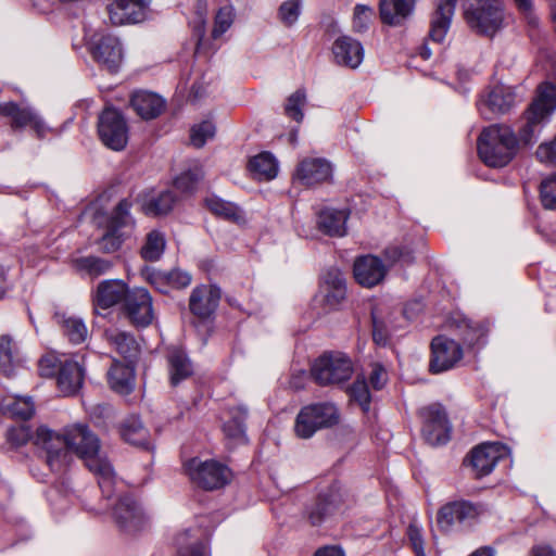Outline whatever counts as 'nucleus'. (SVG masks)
<instances>
[{"label": "nucleus", "mask_w": 556, "mask_h": 556, "mask_svg": "<svg viewBox=\"0 0 556 556\" xmlns=\"http://www.w3.org/2000/svg\"><path fill=\"white\" fill-rule=\"evenodd\" d=\"M431 351L429 368L432 374L452 369L463 357L460 344L445 336H438L432 340Z\"/></svg>", "instance_id": "11"}, {"label": "nucleus", "mask_w": 556, "mask_h": 556, "mask_svg": "<svg viewBox=\"0 0 556 556\" xmlns=\"http://www.w3.org/2000/svg\"><path fill=\"white\" fill-rule=\"evenodd\" d=\"M203 176L202 164L199 161H192L188 167L175 178L174 186L182 193H191L197 189Z\"/></svg>", "instance_id": "42"}, {"label": "nucleus", "mask_w": 556, "mask_h": 556, "mask_svg": "<svg viewBox=\"0 0 556 556\" xmlns=\"http://www.w3.org/2000/svg\"><path fill=\"white\" fill-rule=\"evenodd\" d=\"M55 318L64 336H66L72 343L78 344L87 339L88 330L81 318L65 316L64 314H56Z\"/></svg>", "instance_id": "43"}, {"label": "nucleus", "mask_w": 556, "mask_h": 556, "mask_svg": "<svg viewBox=\"0 0 556 556\" xmlns=\"http://www.w3.org/2000/svg\"><path fill=\"white\" fill-rule=\"evenodd\" d=\"M331 165L323 159L303 160L295 173L299 179L305 186H313L328 180L331 177Z\"/></svg>", "instance_id": "27"}, {"label": "nucleus", "mask_w": 556, "mask_h": 556, "mask_svg": "<svg viewBox=\"0 0 556 556\" xmlns=\"http://www.w3.org/2000/svg\"><path fill=\"white\" fill-rule=\"evenodd\" d=\"M406 534L416 556H426L422 529L416 522H410Z\"/></svg>", "instance_id": "59"}, {"label": "nucleus", "mask_w": 556, "mask_h": 556, "mask_svg": "<svg viewBox=\"0 0 556 556\" xmlns=\"http://www.w3.org/2000/svg\"><path fill=\"white\" fill-rule=\"evenodd\" d=\"M464 17L476 33L493 36L504 22V9L500 0H465Z\"/></svg>", "instance_id": "4"}, {"label": "nucleus", "mask_w": 556, "mask_h": 556, "mask_svg": "<svg viewBox=\"0 0 556 556\" xmlns=\"http://www.w3.org/2000/svg\"><path fill=\"white\" fill-rule=\"evenodd\" d=\"M131 289L122 279H106L98 283L92 292L96 309H108L123 302L125 304Z\"/></svg>", "instance_id": "18"}, {"label": "nucleus", "mask_w": 556, "mask_h": 556, "mask_svg": "<svg viewBox=\"0 0 556 556\" xmlns=\"http://www.w3.org/2000/svg\"><path fill=\"white\" fill-rule=\"evenodd\" d=\"M130 104L136 113L143 119H152L159 116L164 110V100L148 91H137L131 96Z\"/></svg>", "instance_id": "30"}, {"label": "nucleus", "mask_w": 556, "mask_h": 556, "mask_svg": "<svg viewBox=\"0 0 556 556\" xmlns=\"http://www.w3.org/2000/svg\"><path fill=\"white\" fill-rule=\"evenodd\" d=\"M388 273L386 265L378 256L367 254L354 261L353 274L355 280L363 287L372 288L383 281Z\"/></svg>", "instance_id": "17"}, {"label": "nucleus", "mask_w": 556, "mask_h": 556, "mask_svg": "<svg viewBox=\"0 0 556 556\" xmlns=\"http://www.w3.org/2000/svg\"><path fill=\"white\" fill-rule=\"evenodd\" d=\"M216 134V126L212 121H202L192 125L190 128V143L197 149H201L208 140H212Z\"/></svg>", "instance_id": "49"}, {"label": "nucleus", "mask_w": 556, "mask_h": 556, "mask_svg": "<svg viewBox=\"0 0 556 556\" xmlns=\"http://www.w3.org/2000/svg\"><path fill=\"white\" fill-rule=\"evenodd\" d=\"M36 435L37 431L33 434L30 428L24 425L10 428L7 434L8 441L15 446L24 445L29 440L35 443Z\"/></svg>", "instance_id": "57"}, {"label": "nucleus", "mask_w": 556, "mask_h": 556, "mask_svg": "<svg viewBox=\"0 0 556 556\" xmlns=\"http://www.w3.org/2000/svg\"><path fill=\"white\" fill-rule=\"evenodd\" d=\"M0 115L9 117L11 119V127L14 129L31 126L38 136L45 134V123L29 106H21L15 102L0 103Z\"/></svg>", "instance_id": "24"}, {"label": "nucleus", "mask_w": 556, "mask_h": 556, "mask_svg": "<svg viewBox=\"0 0 556 556\" xmlns=\"http://www.w3.org/2000/svg\"><path fill=\"white\" fill-rule=\"evenodd\" d=\"M311 372L314 380L320 386L340 384L352 377L353 365L345 354L330 352L314 362Z\"/></svg>", "instance_id": "7"}, {"label": "nucleus", "mask_w": 556, "mask_h": 556, "mask_svg": "<svg viewBox=\"0 0 556 556\" xmlns=\"http://www.w3.org/2000/svg\"><path fill=\"white\" fill-rule=\"evenodd\" d=\"M351 397L356 401L364 410L369 409L370 393L364 379H356L350 389Z\"/></svg>", "instance_id": "58"}, {"label": "nucleus", "mask_w": 556, "mask_h": 556, "mask_svg": "<svg viewBox=\"0 0 556 556\" xmlns=\"http://www.w3.org/2000/svg\"><path fill=\"white\" fill-rule=\"evenodd\" d=\"M109 383L118 393H129L134 388L135 368L132 363H114L109 370Z\"/></svg>", "instance_id": "36"}, {"label": "nucleus", "mask_w": 556, "mask_h": 556, "mask_svg": "<svg viewBox=\"0 0 556 556\" xmlns=\"http://www.w3.org/2000/svg\"><path fill=\"white\" fill-rule=\"evenodd\" d=\"M342 496L338 492L331 491L318 497L317 502L308 510V519L313 526H318L329 516L340 510Z\"/></svg>", "instance_id": "31"}, {"label": "nucleus", "mask_w": 556, "mask_h": 556, "mask_svg": "<svg viewBox=\"0 0 556 556\" xmlns=\"http://www.w3.org/2000/svg\"><path fill=\"white\" fill-rule=\"evenodd\" d=\"M151 0H115L108 7L114 25L136 24L146 20Z\"/></svg>", "instance_id": "16"}, {"label": "nucleus", "mask_w": 556, "mask_h": 556, "mask_svg": "<svg viewBox=\"0 0 556 556\" xmlns=\"http://www.w3.org/2000/svg\"><path fill=\"white\" fill-rule=\"evenodd\" d=\"M536 156L542 163L556 165V136L552 141L539 146Z\"/></svg>", "instance_id": "61"}, {"label": "nucleus", "mask_w": 556, "mask_h": 556, "mask_svg": "<svg viewBox=\"0 0 556 556\" xmlns=\"http://www.w3.org/2000/svg\"><path fill=\"white\" fill-rule=\"evenodd\" d=\"M98 134L105 147L122 151L128 142V126L123 115L115 109H105L99 116Z\"/></svg>", "instance_id": "8"}, {"label": "nucleus", "mask_w": 556, "mask_h": 556, "mask_svg": "<svg viewBox=\"0 0 556 556\" xmlns=\"http://www.w3.org/2000/svg\"><path fill=\"white\" fill-rule=\"evenodd\" d=\"M540 198L545 208L556 210V175L541 182Z\"/></svg>", "instance_id": "56"}, {"label": "nucleus", "mask_w": 556, "mask_h": 556, "mask_svg": "<svg viewBox=\"0 0 556 556\" xmlns=\"http://www.w3.org/2000/svg\"><path fill=\"white\" fill-rule=\"evenodd\" d=\"M531 556H556V552L548 545H538L532 548Z\"/></svg>", "instance_id": "64"}, {"label": "nucleus", "mask_w": 556, "mask_h": 556, "mask_svg": "<svg viewBox=\"0 0 556 556\" xmlns=\"http://www.w3.org/2000/svg\"><path fill=\"white\" fill-rule=\"evenodd\" d=\"M504 454L498 443H483L475 447L469 456V464L477 478L490 475Z\"/></svg>", "instance_id": "21"}, {"label": "nucleus", "mask_w": 556, "mask_h": 556, "mask_svg": "<svg viewBox=\"0 0 556 556\" xmlns=\"http://www.w3.org/2000/svg\"><path fill=\"white\" fill-rule=\"evenodd\" d=\"M58 387L64 395H73L79 391L84 382V368L78 361L65 358L56 378Z\"/></svg>", "instance_id": "26"}, {"label": "nucleus", "mask_w": 556, "mask_h": 556, "mask_svg": "<svg viewBox=\"0 0 556 556\" xmlns=\"http://www.w3.org/2000/svg\"><path fill=\"white\" fill-rule=\"evenodd\" d=\"M384 256L389 262V266L396 262L408 264L412 263L414 258L410 250L397 245L387 248L384 251Z\"/></svg>", "instance_id": "60"}, {"label": "nucleus", "mask_w": 556, "mask_h": 556, "mask_svg": "<svg viewBox=\"0 0 556 556\" xmlns=\"http://www.w3.org/2000/svg\"><path fill=\"white\" fill-rule=\"evenodd\" d=\"M235 9L232 5H225L220 8L214 17V26L212 29V38H220L233 24Z\"/></svg>", "instance_id": "53"}, {"label": "nucleus", "mask_w": 556, "mask_h": 556, "mask_svg": "<svg viewBox=\"0 0 556 556\" xmlns=\"http://www.w3.org/2000/svg\"><path fill=\"white\" fill-rule=\"evenodd\" d=\"M121 434L125 441L134 445L146 446L148 443V431L138 417L127 418L122 427Z\"/></svg>", "instance_id": "46"}, {"label": "nucleus", "mask_w": 556, "mask_h": 556, "mask_svg": "<svg viewBox=\"0 0 556 556\" xmlns=\"http://www.w3.org/2000/svg\"><path fill=\"white\" fill-rule=\"evenodd\" d=\"M35 445L45 454V459L53 472H63L72 462V453L80 457L88 469L98 477L102 494L113 495L115 475L111 463L100 453L98 437L85 425H73L58 433L45 426L37 428Z\"/></svg>", "instance_id": "1"}, {"label": "nucleus", "mask_w": 556, "mask_h": 556, "mask_svg": "<svg viewBox=\"0 0 556 556\" xmlns=\"http://www.w3.org/2000/svg\"><path fill=\"white\" fill-rule=\"evenodd\" d=\"M517 102L515 89L506 85L493 86L485 96H483L478 109L481 115L486 119H492L497 114L507 113Z\"/></svg>", "instance_id": "12"}, {"label": "nucleus", "mask_w": 556, "mask_h": 556, "mask_svg": "<svg viewBox=\"0 0 556 556\" xmlns=\"http://www.w3.org/2000/svg\"><path fill=\"white\" fill-rule=\"evenodd\" d=\"M144 277L151 286L162 293H167L170 289L187 288L192 280L188 271L179 268H174L168 271L147 268L144 270Z\"/></svg>", "instance_id": "22"}, {"label": "nucleus", "mask_w": 556, "mask_h": 556, "mask_svg": "<svg viewBox=\"0 0 556 556\" xmlns=\"http://www.w3.org/2000/svg\"><path fill=\"white\" fill-rule=\"evenodd\" d=\"M177 556H206V545L201 540V531L185 530L175 539Z\"/></svg>", "instance_id": "35"}, {"label": "nucleus", "mask_w": 556, "mask_h": 556, "mask_svg": "<svg viewBox=\"0 0 556 556\" xmlns=\"http://www.w3.org/2000/svg\"><path fill=\"white\" fill-rule=\"evenodd\" d=\"M91 52L93 58L111 73L118 70L123 60V49L118 38L110 34L94 35Z\"/></svg>", "instance_id": "15"}, {"label": "nucleus", "mask_w": 556, "mask_h": 556, "mask_svg": "<svg viewBox=\"0 0 556 556\" xmlns=\"http://www.w3.org/2000/svg\"><path fill=\"white\" fill-rule=\"evenodd\" d=\"M175 197L172 191H163L157 197L142 203V210L147 215L167 214L174 206Z\"/></svg>", "instance_id": "48"}, {"label": "nucleus", "mask_w": 556, "mask_h": 556, "mask_svg": "<svg viewBox=\"0 0 556 556\" xmlns=\"http://www.w3.org/2000/svg\"><path fill=\"white\" fill-rule=\"evenodd\" d=\"M71 357L72 356L59 354L54 351L48 352L38 362V370L40 376L52 377L56 372L59 374L60 368L62 367V363L65 362V358Z\"/></svg>", "instance_id": "52"}, {"label": "nucleus", "mask_w": 556, "mask_h": 556, "mask_svg": "<svg viewBox=\"0 0 556 556\" xmlns=\"http://www.w3.org/2000/svg\"><path fill=\"white\" fill-rule=\"evenodd\" d=\"M35 407L30 397L8 396L3 399L1 414L10 418L26 420L34 415Z\"/></svg>", "instance_id": "41"}, {"label": "nucleus", "mask_w": 556, "mask_h": 556, "mask_svg": "<svg viewBox=\"0 0 556 556\" xmlns=\"http://www.w3.org/2000/svg\"><path fill=\"white\" fill-rule=\"evenodd\" d=\"M416 0H380L379 14L382 23L401 26L412 15Z\"/></svg>", "instance_id": "29"}, {"label": "nucleus", "mask_w": 556, "mask_h": 556, "mask_svg": "<svg viewBox=\"0 0 556 556\" xmlns=\"http://www.w3.org/2000/svg\"><path fill=\"white\" fill-rule=\"evenodd\" d=\"M372 339L378 345H387L390 337L396 332L399 326L397 319H401L400 314H389L387 316L380 315L377 311H372Z\"/></svg>", "instance_id": "34"}, {"label": "nucleus", "mask_w": 556, "mask_h": 556, "mask_svg": "<svg viewBox=\"0 0 556 556\" xmlns=\"http://www.w3.org/2000/svg\"><path fill=\"white\" fill-rule=\"evenodd\" d=\"M339 422V412L332 403L306 405L299 412L294 431L301 439L312 438L316 431L329 428Z\"/></svg>", "instance_id": "5"}, {"label": "nucleus", "mask_w": 556, "mask_h": 556, "mask_svg": "<svg viewBox=\"0 0 556 556\" xmlns=\"http://www.w3.org/2000/svg\"><path fill=\"white\" fill-rule=\"evenodd\" d=\"M326 305L332 309L345 298L346 286L343 273L338 268H330L324 276L320 287Z\"/></svg>", "instance_id": "28"}, {"label": "nucleus", "mask_w": 556, "mask_h": 556, "mask_svg": "<svg viewBox=\"0 0 556 556\" xmlns=\"http://www.w3.org/2000/svg\"><path fill=\"white\" fill-rule=\"evenodd\" d=\"M331 51L338 65L352 70L362 64L365 54L363 45L348 35L339 36L333 41Z\"/></svg>", "instance_id": "20"}, {"label": "nucleus", "mask_w": 556, "mask_h": 556, "mask_svg": "<svg viewBox=\"0 0 556 556\" xmlns=\"http://www.w3.org/2000/svg\"><path fill=\"white\" fill-rule=\"evenodd\" d=\"M130 203L124 199L115 210L112 212L108 220V231L99 240L100 249L105 253H113L117 251L124 242L125 233L119 228H125L132 225V219L129 214Z\"/></svg>", "instance_id": "9"}, {"label": "nucleus", "mask_w": 556, "mask_h": 556, "mask_svg": "<svg viewBox=\"0 0 556 556\" xmlns=\"http://www.w3.org/2000/svg\"><path fill=\"white\" fill-rule=\"evenodd\" d=\"M555 109L556 87L549 83H544L539 87L538 98L525 115V123L519 129V140L525 144L536 142Z\"/></svg>", "instance_id": "3"}, {"label": "nucleus", "mask_w": 556, "mask_h": 556, "mask_svg": "<svg viewBox=\"0 0 556 556\" xmlns=\"http://www.w3.org/2000/svg\"><path fill=\"white\" fill-rule=\"evenodd\" d=\"M457 0H437L435 11L430 23L429 37L441 43L450 29Z\"/></svg>", "instance_id": "25"}, {"label": "nucleus", "mask_w": 556, "mask_h": 556, "mask_svg": "<svg viewBox=\"0 0 556 556\" xmlns=\"http://www.w3.org/2000/svg\"><path fill=\"white\" fill-rule=\"evenodd\" d=\"M302 0H286L283 1L277 12L278 20L286 26L292 27L299 21L302 12Z\"/></svg>", "instance_id": "51"}, {"label": "nucleus", "mask_w": 556, "mask_h": 556, "mask_svg": "<svg viewBox=\"0 0 556 556\" xmlns=\"http://www.w3.org/2000/svg\"><path fill=\"white\" fill-rule=\"evenodd\" d=\"M518 140L508 126L491 125L478 138V153L491 167L506 166L516 155Z\"/></svg>", "instance_id": "2"}, {"label": "nucleus", "mask_w": 556, "mask_h": 556, "mask_svg": "<svg viewBox=\"0 0 556 556\" xmlns=\"http://www.w3.org/2000/svg\"><path fill=\"white\" fill-rule=\"evenodd\" d=\"M165 245L166 242L164 236L157 230H152L148 233L146 242L141 248V256L146 261H157L164 253Z\"/></svg>", "instance_id": "47"}, {"label": "nucleus", "mask_w": 556, "mask_h": 556, "mask_svg": "<svg viewBox=\"0 0 556 556\" xmlns=\"http://www.w3.org/2000/svg\"><path fill=\"white\" fill-rule=\"evenodd\" d=\"M123 308L129 321L136 327H147L154 319L152 298L144 288L131 289Z\"/></svg>", "instance_id": "14"}, {"label": "nucleus", "mask_w": 556, "mask_h": 556, "mask_svg": "<svg viewBox=\"0 0 556 556\" xmlns=\"http://www.w3.org/2000/svg\"><path fill=\"white\" fill-rule=\"evenodd\" d=\"M424 419L422 435L430 445L445 444L450 440L451 426L444 408L432 404L420 410Z\"/></svg>", "instance_id": "10"}, {"label": "nucleus", "mask_w": 556, "mask_h": 556, "mask_svg": "<svg viewBox=\"0 0 556 556\" xmlns=\"http://www.w3.org/2000/svg\"><path fill=\"white\" fill-rule=\"evenodd\" d=\"M71 265L78 275L90 279L105 275L113 268L111 261L94 255L75 257Z\"/></svg>", "instance_id": "33"}, {"label": "nucleus", "mask_w": 556, "mask_h": 556, "mask_svg": "<svg viewBox=\"0 0 556 556\" xmlns=\"http://www.w3.org/2000/svg\"><path fill=\"white\" fill-rule=\"evenodd\" d=\"M168 365L172 386L190 377L193 372L192 365L186 353L179 349H172L168 353Z\"/></svg>", "instance_id": "40"}, {"label": "nucleus", "mask_w": 556, "mask_h": 556, "mask_svg": "<svg viewBox=\"0 0 556 556\" xmlns=\"http://www.w3.org/2000/svg\"><path fill=\"white\" fill-rule=\"evenodd\" d=\"M113 517L118 528L127 533L142 530L148 522L141 506L129 495L118 498L113 508Z\"/></svg>", "instance_id": "13"}, {"label": "nucleus", "mask_w": 556, "mask_h": 556, "mask_svg": "<svg viewBox=\"0 0 556 556\" xmlns=\"http://www.w3.org/2000/svg\"><path fill=\"white\" fill-rule=\"evenodd\" d=\"M108 341L129 363L137 357L139 345L135 338L127 332L112 329L105 332Z\"/></svg>", "instance_id": "38"}, {"label": "nucleus", "mask_w": 556, "mask_h": 556, "mask_svg": "<svg viewBox=\"0 0 556 556\" xmlns=\"http://www.w3.org/2000/svg\"><path fill=\"white\" fill-rule=\"evenodd\" d=\"M207 208L224 218L238 219L240 217L239 208L236 204L225 201L218 197L212 195L205 200Z\"/></svg>", "instance_id": "50"}, {"label": "nucleus", "mask_w": 556, "mask_h": 556, "mask_svg": "<svg viewBox=\"0 0 556 556\" xmlns=\"http://www.w3.org/2000/svg\"><path fill=\"white\" fill-rule=\"evenodd\" d=\"M305 103L306 94L304 90L299 89L288 98L285 112L289 117L300 123L304 117L302 109Z\"/></svg>", "instance_id": "55"}, {"label": "nucleus", "mask_w": 556, "mask_h": 556, "mask_svg": "<svg viewBox=\"0 0 556 556\" xmlns=\"http://www.w3.org/2000/svg\"><path fill=\"white\" fill-rule=\"evenodd\" d=\"M248 412L244 407H235L229 412V420L223 425L226 438L233 443L247 442L244 420Z\"/></svg>", "instance_id": "39"}, {"label": "nucleus", "mask_w": 556, "mask_h": 556, "mask_svg": "<svg viewBox=\"0 0 556 556\" xmlns=\"http://www.w3.org/2000/svg\"><path fill=\"white\" fill-rule=\"evenodd\" d=\"M220 295V289L215 285L198 286L190 294L189 308L199 318H208L217 308Z\"/></svg>", "instance_id": "19"}, {"label": "nucleus", "mask_w": 556, "mask_h": 556, "mask_svg": "<svg viewBox=\"0 0 556 556\" xmlns=\"http://www.w3.org/2000/svg\"><path fill=\"white\" fill-rule=\"evenodd\" d=\"M346 210L325 208L317 217L318 228L331 237H343L346 233Z\"/></svg>", "instance_id": "32"}, {"label": "nucleus", "mask_w": 556, "mask_h": 556, "mask_svg": "<svg viewBox=\"0 0 556 556\" xmlns=\"http://www.w3.org/2000/svg\"><path fill=\"white\" fill-rule=\"evenodd\" d=\"M454 324L458 331V336L463 342L469 346L480 344L483 337L485 336V329L479 324L472 323L468 318H455Z\"/></svg>", "instance_id": "45"}, {"label": "nucleus", "mask_w": 556, "mask_h": 556, "mask_svg": "<svg viewBox=\"0 0 556 556\" xmlns=\"http://www.w3.org/2000/svg\"><path fill=\"white\" fill-rule=\"evenodd\" d=\"M18 351L12 338L8 334L0 337V372L7 377L14 374V368L18 364Z\"/></svg>", "instance_id": "44"}, {"label": "nucleus", "mask_w": 556, "mask_h": 556, "mask_svg": "<svg viewBox=\"0 0 556 556\" xmlns=\"http://www.w3.org/2000/svg\"><path fill=\"white\" fill-rule=\"evenodd\" d=\"M475 505L466 501L452 502L444 505L438 513V526L442 531H450L456 525H462L477 517Z\"/></svg>", "instance_id": "23"}, {"label": "nucleus", "mask_w": 556, "mask_h": 556, "mask_svg": "<svg viewBox=\"0 0 556 556\" xmlns=\"http://www.w3.org/2000/svg\"><path fill=\"white\" fill-rule=\"evenodd\" d=\"M249 170L257 180H271L278 174V162L269 152H261L249 161Z\"/></svg>", "instance_id": "37"}, {"label": "nucleus", "mask_w": 556, "mask_h": 556, "mask_svg": "<svg viewBox=\"0 0 556 556\" xmlns=\"http://www.w3.org/2000/svg\"><path fill=\"white\" fill-rule=\"evenodd\" d=\"M314 556H345V554L338 546H324L317 549Z\"/></svg>", "instance_id": "63"}, {"label": "nucleus", "mask_w": 556, "mask_h": 556, "mask_svg": "<svg viewBox=\"0 0 556 556\" xmlns=\"http://www.w3.org/2000/svg\"><path fill=\"white\" fill-rule=\"evenodd\" d=\"M375 11L371 7L366 4H356L353 12L352 28L355 33L363 34L368 30Z\"/></svg>", "instance_id": "54"}, {"label": "nucleus", "mask_w": 556, "mask_h": 556, "mask_svg": "<svg viewBox=\"0 0 556 556\" xmlns=\"http://www.w3.org/2000/svg\"><path fill=\"white\" fill-rule=\"evenodd\" d=\"M185 469L193 483L207 491L222 489L232 479L230 468L215 459L194 457L185 464Z\"/></svg>", "instance_id": "6"}, {"label": "nucleus", "mask_w": 556, "mask_h": 556, "mask_svg": "<svg viewBox=\"0 0 556 556\" xmlns=\"http://www.w3.org/2000/svg\"><path fill=\"white\" fill-rule=\"evenodd\" d=\"M388 381V374L386 368L380 364H372L369 374V382L375 390L382 389Z\"/></svg>", "instance_id": "62"}]
</instances>
